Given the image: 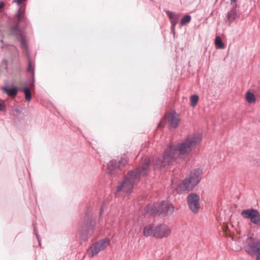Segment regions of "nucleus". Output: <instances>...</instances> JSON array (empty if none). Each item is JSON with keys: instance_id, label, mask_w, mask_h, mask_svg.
I'll return each mask as SVG.
<instances>
[{"instance_id": "13", "label": "nucleus", "mask_w": 260, "mask_h": 260, "mask_svg": "<svg viewBox=\"0 0 260 260\" xmlns=\"http://www.w3.org/2000/svg\"><path fill=\"white\" fill-rule=\"evenodd\" d=\"M247 247L248 252L255 255V260H260V239L255 240L251 243H248Z\"/></svg>"}, {"instance_id": "23", "label": "nucleus", "mask_w": 260, "mask_h": 260, "mask_svg": "<svg viewBox=\"0 0 260 260\" xmlns=\"http://www.w3.org/2000/svg\"><path fill=\"white\" fill-rule=\"evenodd\" d=\"M215 44L219 49H223L224 48V44L219 37H217L215 38Z\"/></svg>"}, {"instance_id": "22", "label": "nucleus", "mask_w": 260, "mask_h": 260, "mask_svg": "<svg viewBox=\"0 0 260 260\" xmlns=\"http://www.w3.org/2000/svg\"><path fill=\"white\" fill-rule=\"evenodd\" d=\"M190 106L192 107H195L199 101V96L197 94H193L191 95L190 98Z\"/></svg>"}, {"instance_id": "24", "label": "nucleus", "mask_w": 260, "mask_h": 260, "mask_svg": "<svg viewBox=\"0 0 260 260\" xmlns=\"http://www.w3.org/2000/svg\"><path fill=\"white\" fill-rule=\"evenodd\" d=\"M191 20V16L189 15H185L181 20V24L184 25L188 23Z\"/></svg>"}, {"instance_id": "25", "label": "nucleus", "mask_w": 260, "mask_h": 260, "mask_svg": "<svg viewBox=\"0 0 260 260\" xmlns=\"http://www.w3.org/2000/svg\"><path fill=\"white\" fill-rule=\"evenodd\" d=\"M27 71L28 72L31 73L32 74V76H34V74H35V73H34V69L33 67L32 66L31 62V61L30 60L28 61V68L27 69Z\"/></svg>"}, {"instance_id": "6", "label": "nucleus", "mask_w": 260, "mask_h": 260, "mask_svg": "<svg viewBox=\"0 0 260 260\" xmlns=\"http://www.w3.org/2000/svg\"><path fill=\"white\" fill-rule=\"evenodd\" d=\"M202 141V137L199 133H193L189 136L180 144L176 145L180 154L184 155L190 151Z\"/></svg>"}, {"instance_id": "32", "label": "nucleus", "mask_w": 260, "mask_h": 260, "mask_svg": "<svg viewBox=\"0 0 260 260\" xmlns=\"http://www.w3.org/2000/svg\"><path fill=\"white\" fill-rule=\"evenodd\" d=\"M237 0H231V3L235 2Z\"/></svg>"}, {"instance_id": "4", "label": "nucleus", "mask_w": 260, "mask_h": 260, "mask_svg": "<svg viewBox=\"0 0 260 260\" xmlns=\"http://www.w3.org/2000/svg\"><path fill=\"white\" fill-rule=\"evenodd\" d=\"M95 221L91 218L90 213L87 211L84 219L79 223L78 234L80 240L87 241L93 233Z\"/></svg>"}, {"instance_id": "5", "label": "nucleus", "mask_w": 260, "mask_h": 260, "mask_svg": "<svg viewBox=\"0 0 260 260\" xmlns=\"http://www.w3.org/2000/svg\"><path fill=\"white\" fill-rule=\"evenodd\" d=\"M202 172L200 169L191 171L180 184L179 187L182 190L191 191L199 183Z\"/></svg>"}, {"instance_id": "10", "label": "nucleus", "mask_w": 260, "mask_h": 260, "mask_svg": "<svg viewBox=\"0 0 260 260\" xmlns=\"http://www.w3.org/2000/svg\"><path fill=\"white\" fill-rule=\"evenodd\" d=\"M109 244V241L107 238L101 240L93 243L89 248V250L91 252V256H94L100 251L104 249Z\"/></svg>"}, {"instance_id": "17", "label": "nucleus", "mask_w": 260, "mask_h": 260, "mask_svg": "<svg viewBox=\"0 0 260 260\" xmlns=\"http://www.w3.org/2000/svg\"><path fill=\"white\" fill-rule=\"evenodd\" d=\"M171 233V230L168 226L161 224L160 234H157V238H163L168 237Z\"/></svg>"}, {"instance_id": "21", "label": "nucleus", "mask_w": 260, "mask_h": 260, "mask_svg": "<svg viewBox=\"0 0 260 260\" xmlns=\"http://www.w3.org/2000/svg\"><path fill=\"white\" fill-rule=\"evenodd\" d=\"M246 99L249 103H254L256 101L254 94L250 91L247 92Z\"/></svg>"}, {"instance_id": "28", "label": "nucleus", "mask_w": 260, "mask_h": 260, "mask_svg": "<svg viewBox=\"0 0 260 260\" xmlns=\"http://www.w3.org/2000/svg\"><path fill=\"white\" fill-rule=\"evenodd\" d=\"M5 6V3L2 2V1H0V9L3 8Z\"/></svg>"}, {"instance_id": "1", "label": "nucleus", "mask_w": 260, "mask_h": 260, "mask_svg": "<svg viewBox=\"0 0 260 260\" xmlns=\"http://www.w3.org/2000/svg\"><path fill=\"white\" fill-rule=\"evenodd\" d=\"M28 21L25 14L24 10L20 7L13 18V23L9 26V33L15 36L20 42L21 47L27 50V45L24 35V29L28 26Z\"/></svg>"}, {"instance_id": "8", "label": "nucleus", "mask_w": 260, "mask_h": 260, "mask_svg": "<svg viewBox=\"0 0 260 260\" xmlns=\"http://www.w3.org/2000/svg\"><path fill=\"white\" fill-rule=\"evenodd\" d=\"M241 215L244 218L250 219V221L254 224L260 225V214L258 211L254 209L243 210Z\"/></svg>"}, {"instance_id": "27", "label": "nucleus", "mask_w": 260, "mask_h": 260, "mask_svg": "<svg viewBox=\"0 0 260 260\" xmlns=\"http://www.w3.org/2000/svg\"><path fill=\"white\" fill-rule=\"evenodd\" d=\"M6 110V107L5 105L3 103H0V111H4Z\"/></svg>"}, {"instance_id": "18", "label": "nucleus", "mask_w": 260, "mask_h": 260, "mask_svg": "<svg viewBox=\"0 0 260 260\" xmlns=\"http://www.w3.org/2000/svg\"><path fill=\"white\" fill-rule=\"evenodd\" d=\"M145 211L151 215H155L157 214H159L158 205L156 206L148 205L145 207Z\"/></svg>"}, {"instance_id": "19", "label": "nucleus", "mask_w": 260, "mask_h": 260, "mask_svg": "<svg viewBox=\"0 0 260 260\" xmlns=\"http://www.w3.org/2000/svg\"><path fill=\"white\" fill-rule=\"evenodd\" d=\"M166 14L168 15L171 23V26H175L178 23V17L175 16L174 13L170 11H166Z\"/></svg>"}, {"instance_id": "26", "label": "nucleus", "mask_w": 260, "mask_h": 260, "mask_svg": "<svg viewBox=\"0 0 260 260\" xmlns=\"http://www.w3.org/2000/svg\"><path fill=\"white\" fill-rule=\"evenodd\" d=\"M34 234L36 235V237L38 239V242L39 243V245H41V243H40V239H39V235L36 231V227H34Z\"/></svg>"}, {"instance_id": "29", "label": "nucleus", "mask_w": 260, "mask_h": 260, "mask_svg": "<svg viewBox=\"0 0 260 260\" xmlns=\"http://www.w3.org/2000/svg\"><path fill=\"white\" fill-rule=\"evenodd\" d=\"M175 26H171V30L174 34L175 33Z\"/></svg>"}, {"instance_id": "33", "label": "nucleus", "mask_w": 260, "mask_h": 260, "mask_svg": "<svg viewBox=\"0 0 260 260\" xmlns=\"http://www.w3.org/2000/svg\"><path fill=\"white\" fill-rule=\"evenodd\" d=\"M160 125H161V123H159L158 124L157 127H159L160 126Z\"/></svg>"}, {"instance_id": "20", "label": "nucleus", "mask_w": 260, "mask_h": 260, "mask_svg": "<svg viewBox=\"0 0 260 260\" xmlns=\"http://www.w3.org/2000/svg\"><path fill=\"white\" fill-rule=\"evenodd\" d=\"M20 91L23 92L25 95L26 101H29L31 99V94L29 88L26 86L23 89H20Z\"/></svg>"}, {"instance_id": "31", "label": "nucleus", "mask_w": 260, "mask_h": 260, "mask_svg": "<svg viewBox=\"0 0 260 260\" xmlns=\"http://www.w3.org/2000/svg\"><path fill=\"white\" fill-rule=\"evenodd\" d=\"M103 211V208L102 207L101 208V209H100V214L101 215L102 214V212Z\"/></svg>"}, {"instance_id": "30", "label": "nucleus", "mask_w": 260, "mask_h": 260, "mask_svg": "<svg viewBox=\"0 0 260 260\" xmlns=\"http://www.w3.org/2000/svg\"><path fill=\"white\" fill-rule=\"evenodd\" d=\"M34 86V83H33V82H32V83H31L29 84V86H30V87H32V86Z\"/></svg>"}, {"instance_id": "11", "label": "nucleus", "mask_w": 260, "mask_h": 260, "mask_svg": "<svg viewBox=\"0 0 260 260\" xmlns=\"http://www.w3.org/2000/svg\"><path fill=\"white\" fill-rule=\"evenodd\" d=\"M161 224L155 225L153 224L145 226L143 229V234L145 237L153 236L157 238V234H160Z\"/></svg>"}, {"instance_id": "12", "label": "nucleus", "mask_w": 260, "mask_h": 260, "mask_svg": "<svg viewBox=\"0 0 260 260\" xmlns=\"http://www.w3.org/2000/svg\"><path fill=\"white\" fill-rule=\"evenodd\" d=\"M158 205L159 214L163 216H168L171 215L174 212V206L169 202L162 201Z\"/></svg>"}, {"instance_id": "3", "label": "nucleus", "mask_w": 260, "mask_h": 260, "mask_svg": "<svg viewBox=\"0 0 260 260\" xmlns=\"http://www.w3.org/2000/svg\"><path fill=\"white\" fill-rule=\"evenodd\" d=\"M181 154L176 145H171L164 154L158 157L154 163V170H165L169 168Z\"/></svg>"}, {"instance_id": "15", "label": "nucleus", "mask_w": 260, "mask_h": 260, "mask_svg": "<svg viewBox=\"0 0 260 260\" xmlns=\"http://www.w3.org/2000/svg\"><path fill=\"white\" fill-rule=\"evenodd\" d=\"M180 119L179 115L175 111L170 113L168 117V122L170 128H176L177 127Z\"/></svg>"}, {"instance_id": "9", "label": "nucleus", "mask_w": 260, "mask_h": 260, "mask_svg": "<svg viewBox=\"0 0 260 260\" xmlns=\"http://www.w3.org/2000/svg\"><path fill=\"white\" fill-rule=\"evenodd\" d=\"M187 202L189 209L193 213L198 212L200 208V197L197 193H189L187 197Z\"/></svg>"}, {"instance_id": "2", "label": "nucleus", "mask_w": 260, "mask_h": 260, "mask_svg": "<svg viewBox=\"0 0 260 260\" xmlns=\"http://www.w3.org/2000/svg\"><path fill=\"white\" fill-rule=\"evenodd\" d=\"M150 164L149 159L146 158L141 167L136 168L133 171H129L127 176L118 186L117 191H123L127 193H130L135 183L138 182L141 177L145 176L148 174Z\"/></svg>"}, {"instance_id": "16", "label": "nucleus", "mask_w": 260, "mask_h": 260, "mask_svg": "<svg viewBox=\"0 0 260 260\" xmlns=\"http://www.w3.org/2000/svg\"><path fill=\"white\" fill-rule=\"evenodd\" d=\"M2 91L3 93L11 97L14 98L17 95L18 88L15 86L10 87L9 85H6L2 87Z\"/></svg>"}, {"instance_id": "14", "label": "nucleus", "mask_w": 260, "mask_h": 260, "mask_svg": "<svg viewBox=\"0 0 260 260\" xmlns=\"http://www.w3.org/2000/svg\"><path fill=\"white\" fill-rule=\"evenodd\" d=\"M240 15L239 12L235 6L227 13L225 23L228 25H230L232 22L239 18Z\"/></svg>"}, {"instance_id": "7", "label": "nucleus", "mask_w": 260, "mask_h": 260, "mask_svg": "<svg viewBox=\"0 0 260 260\" xmlns=\"http://www.w3.org/2000/svg\"><path fill=\"white\" fill-rule=\"evenodd\" d=\"M127 163L126 160L123 157H117V159H112L108 164L107 168L111 175L114 174V171H122V169Z\"/></svg>"}]
</instances>
